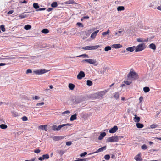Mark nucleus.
Segmentation results:
<instances>
[{
	"label": "nucleus",
	"instance_id": "obj_1",
	"mask_svg": "<svg viewBox=\"0 0 161 161\" xmlns=\"http://www.w3.org/2000/svg\"><path fill=\"white\" fill-rule=\"evenodd\" d=\"M123 137L122 136H118L116 135H114L108 138L107 139V142H118L119 140H121Z\"/></svg>",
	"mask_w": 161,
	"mask_h": 161
},
{
	"label": "nucleus",
	"instance_id": "obj_2",
	"mask_svg": "<svg viewBox=\"0 0 161 161\" xmlns=\"http://www.w3.org/2000/svg\"><path fill=\"white\" fill-rule=\"evenodd\" d=\"M128 79L130 80L131 79H136L138 78L137 74L135 72L131 71L128 75Z\"/></svg>",
	"mask_w": 161,
	"mask_h": 161
},
{
	"label": "nucleus",
	"instance_id": "obj_3",
	"mask_svg": "<svg viewBox=\"0 0 161 161\" xmlns=\"http://www.w3.org/2000/svg\"><path fill=\"white\" fill-rule=\"evenodd\" d=\"M99 47L100 46L98 45L95 46L89 45L83 47L82 48V49L85 50H92L96 49Z\"/></svg>",
	"mask_w": 161,
	"mask_h": 161
},
{
	"label": "nucleus",
	"instance_id": "obj_4",
	"mask_svg": "<svg viewBox=\"0 0 161 161\" xmlns=\"http://www.w3.org/2000/svg\"><path fill=\"white\" fill-rule=\"evenodd\" d=\"M146 47L144 43L140 44L135 47V52H138L144 50Z\"/></svg>",
	"mask_w": 161,
	"mask_h": 161
},
{
	"label": "nucleus",
	"instance_id": "obj_5",
	"mask_svg": "<svg viewBox=\"0 0 161 161\" xmlns=\"http://www.w3.org/2000/svg\"><path fill=\"white\" fill-rule=\"evenodd\" d=\"M48 71V70L42 69L34 71L33 72L37 75H40L45 73Z\"/></svg>",
	"mask_w": 161,
	"mask_h": 161
},
{
	"label": "nucleus",
	"instance_id": "obj_6",
	"mask_svg": "<svg viewBox=\"0 0 161 161\" xmlns=\"http://www.w3.org/2000/svg\"><path fill=\"white\" fill-rule=\"evenodd\" d=\"M106 93L105 91L98 92L95 94V97L97 98H101Z\"/></svg>",
	"mask_w": 161,
	"mask_h": 161
},
{
	"label": "nucleus",
	"instance_id": "obj_7",
	"mask_svg": "<svg viewBox=\"0 0 161 161\" xmlns=\"http://www.w3.org/2000/svg\"><path fill=\"white\" fill-rule=\"evenodd\" d=\"M85 76V73L83 71H80L77 75V77L78 79L81 80Z\"/></svg>",
	"mask_w": 161,
	"mask_h": 161
},
{
	"label": "nucleus",
	"instance_id": "obj_8",
	"mask_svg": "<svg viewBox=\"0 0 161 161\" xmlns=\"http://www.w3.org/2000/svg\"><path fill=\"white\" fill-rule=\"evenodd\" d=\"M49 156L48 154H44L42 157H40L38 158V160L40 161H42L44 159H48L49 158Z\"/></svg>",
	"mask_w": 161,
	"mask_h": 161
},
{
	"label": "nucleus",
	"instance_id": "obj_9",
	"mask_svg": "<svg viewBox=\"0 0 161 161\" xmlns=\"http://www.w3.org/2000/svg\"><path fill=\"white\" fill-rule=\"evenodd\" d=\"M118 128L117 126H114L113 127L109 130V132L110 133H114L115 132L118 130Z\"/></svg>",
	"mask_w": 161,
	"mask_h": 161
},
{
	"label": "nucleus",
	"instance_id": "obj_10",
	"mask_svg": "<svg viewBox=\"0 0 161 161\" xmlns=\"http://www.w3.org/2000/svg\"><path fill=\"white\" fill-rule=\"evenodd\" d=\"M71 125V124H62L59 125L58 126H57L58 131L59 130L62 128L64 126H70Z\"/></svg>",
	"mask_w": 161,
	"mask_h": 161
},
{
	"label": "nucleus",
	"instance_id": "obj_11",
	"mask_svg": "<svg viewBox=\"0 0 161 161\" xmlns=\"http://www.w3.org/2000/svg\"><path fill=\"white\" fill-rule=\"evenodd\" d=\"M119 92H117L113 94L114 97L117 100H118L119 98Z\"/></svg>",
	"mask_w": 161,
	"mask_h": 161
},
{
	"label": "nucleus",
	"instance_id": "obj_12",
	"mask_svg": "<svg viewBox=\"0 0 161 161\" xmlns=\"http://www.w3.org/2000/svg\"><path fill=\"white\" fill-rule=\"evenodd\" d=\"M106 146H103L101 148H99L96 151L94 152V153H97L100 152H101L103 151L106 150Z\"/></svg>",
	"mask_w": 161,
	"mask_h": 161
},
{
	"label": "nucleus",
	"instance_id": "obj_13",
	"mask_svg": "<svg viewBox=\"0 0 161 161\" xmlns=\"http://www.w3.org/2000/svg\"><path fill=\"white\" fill-rule=\"evenodd\" d=\"M134 159L136 161H141L142 160L141 158V153H139L135 157Z\"/></svg>",
	"mask_w": 161,
	"mask_h": 161
},
{
	"label": "nucleus",
	"instance_id": "obj_14",
	"mask_svg": "<svg viewBox=\"0 0 161 161\" xmlns=\"http://www.w3.org/2000/svg\"><path fill=\"white\" fill-rule=\"evenodd\" d=\"M99 32V30H97L92 33L91 36V37L92 39H94L95 38L97 35V34Z\"/></svg>",
	"mask_w": 161,
	"mask_h": 161
},
{
	"label": "nucleus",
	"instance_id": "obj_15",
	"mask_svg": "<svg viewBox=\"0 0 161 161\" xmlns=\"http://www.w3.org/2000/svg\"><path fill=\"white\" fill-rule=\"evenodd\" d=\"M112 47L116 49L121 48L122 46L120 44H114L112 45Z\"/></svg>",
	"mask_w": 161,
	"mask_h": 161
},
{
	"label": "nucleus",
	"instance_id": "obj_16",
	"mask_svg": "<svg viewBox=\"0 0 161 161\" xmlns=\"http://www.w3.org/2000/svg\"><path fill=\"white\" fill-rule=\"evenodd\" d=\"M135 47L134 46L131 47H129L126 48V50L130 52H133L135 50Z\"/></svg>",
	"mask_w": 161,
	"mask_h": 161
},
{
	"label": "nucleus",
	"instance_id": "obj_17",
	"mask_svg": "<svg viewBox=\"0 0 161 161\" xmlns=\"http://www.w3.org/2000/svg\"><path fill=\"white\" fill-rule=\"evenodd\" d=\"M63 137L62 136H54L53 137V140L55 141H58L62 139H63Z\"/></svg>",
	"mask_w": 161,
	"mask_h": 161
},
{
	"label": "nucleus",
	"instance_id": "obj_18",
	"mask_svg": "<svg viewBox=\"0 0 161 161\" xmlns=\"http://www.w3.org/2000/svg\"><path fill=\"white\" fill-rule=\"evenodd\" d=\"M133 120L135 122L138 123L140 121V118L139 117L137 116L136 115H135V117L133 119Z\"/></svg>",
	"mask_w": 161,
	"mask_h": 161
},
{
	"label": "nucleus",
	"instance_id": "obj_19",
	"mask_svg": "<svg viewBox=\"0 0 161 161\" xmlns=\"http://www.w3.org/2000/svg\"><path fill=\"white\" fill-rule=\"evenodd\" d=\"M106 133L105 132L102 133L99 136L98 139L99 140L102 139L106 136Z\"/></svg>",
	"mask_w": 161,
	"mask_h": 161
},
{
	"label": "nucleus",
	"instance_id": "obj_20",
	"mask_svg": "<svg viewBox=\"0 0 161 161\" xmlns=\"http://www.w3.org/2000/svg\"><path fill=\"white\" fill-rule=\"evenodd\" d=\"M76 114H73L71 116L70 120V121H73L74 120H75L76 119Z\"/></svg>",
	"mask_w": 161,
	"mask_h": 161
},
{
	"label": "nucleus",
	"instance_id": "obj_21",
	"mask_svg": "<svg viewBox=\"0 0 161 161\" xmlns=\"http://www.w3.org/2000/svg\"><path fill=\"white\" fill-rule=\"evenodd\" d=\"M97 61L96 60L89 59L88 63L91 64H94L96 63Z\"/></svg>",
	"mask_w": 161,
	"mask_h": 161
},
{
	"label": "nucleus",
	"instance_id": "obj_22",
	"mask_svg": "<svg viewBox=\"0 0 161 161\" xmlns=\"http://www.w3.org/2000/svg\"><path fill=\"white\" fill-rule=\"evenodd\" d=\"M149 47L150 48L153 50H155L156 49V46L153 43H151L150 44L149 46Z\"/></svg>",
	"mask_w": 161,
	"mask_h": 161
},
{
	"label": "nucleus",
	"instance_id": "obj_23",
	"mask_svg": "<svg viewBox=\"0 0 161 161\" xmlns=\"http://www.w3.org/2000/svg\"><path fill=\"white\" fill-rule=\"evenodd\" d=\"M136 126L138 128H142L144 126V125L143 124L138 123L136 124Z\"/></svg>",
	"mask_w": 161,
	"mask_h": 161
},
{
	"label": "nucleus",
	"instance_id": "obj_24",
	"mask_svg": "<svg viewBox=\"0 0 161 161\" xmlns=\"http://www.w3.org/2000/svg\"><path fill=\"white\" fill-rule=\"evenodd\" d=\"M69 87L71 90H73L75 88V86L72 83H69L68 85Z\"/></svg>",
	"mask_w": 161,
	"mask_h": 161
},
{
	"label": "nucleus",
	"instance_id": "obj_25",
	"mask_svg": "<svg viewBox=\"0 0 161 161\" xmlns=\"http://www.w3.org/2000/svg\"><path fill=\"white\" fill-rule=\"evenodd\" d=\"M148 40V39H147L143 40L142 39L140 38L137 39V41L139 42H146Z\"/></svg>",
	"mask_w": 161,
	"mask_h": 161
},
{
	"label": "nucleus",
	"instance_id": "obj_26",
	"mask_svg": "<svg viewBox=\"0 0 161 161\" xmlns=\"http://www.w3.org/2000/svg\"><path fill=\"white\" fill-rule=\"evenodd\" d=\"M47 126V125H42L40 126H39V128L42 129L43 130H44L45 131H47V128H46Z\"/></svg>",
	"mask_w": 161,
	"mask_h": 161
},
{
	"label": "nucleus",
	"instance_id": "obj_27",
	"mask_svg": "<svg viewBox=\"0 0 161 161\" xmlns=\"http://www.w3.org/2000/svg\"><path fill=\"white\" fill-rule=\"evenodd\" d=\"M41 32L42 33H43L47 34V33H49V31L48 30V29L45 28V29H42V30Z\"/></svg>",
	"mask_w": 161,
	"mask_h": 161
},
{
	"label": "nucleus",
	"instance_id": "obj_28",
	"mask_svg": "<svg viewBox=\"0 0 161 161\" xmlns=\"http://www.w3.org/2000/svg\"><path fill=\"white\" fill-rule=\"evenodd\" d=\"M33 8L35 9H37L39 7L38 4L35 3L33 4Z\"/></svg>",
	"mask_w": 161,
	"mask_h": 161
},
{
	"label": "nucleus",
	"instance_id": "obj_29",
	"mask_svg": "<svg viewBox=\"0 0 161 161\" xmlns=\"http://www.w3.org/2000/svg\"><path fill=\"white\" fill-rule=\"evenodd\" d=\"M124 7L122 6H119L117 8V10L118 11H122L124 10Z\"/></svg>",
	"mask_w": 161,
	"mask_h": 161
},
{
	"label": "nucleus",
	"instance_id": "obj_30",
	"mask_svg": "<svg viewBox=\"0 0 161 161\" xmlns=\"http://www.w3.org/2000/svg\"><path fill=\"white\" fill-rule=\"evenodd\" d=\"M58 4L56 2H55L52 3L51 6L53 8H55L57 6Z\"/></svg>",
	"mask_w": 161,
	"mask_h": 161
},
{
	"label": "nucleus",
	"instance_id": "obj_31",
	"mask_svg": "<svg viewBox=\"0 0 161 161\" xmlns=\"http://www.w3.org/2000/svg\"><path fill=\"white\" fill-rule=\"evenodd\" d=\"M110 33V30L109 29H108L106 32H103L102 33V35L103 36H105L107 34H109Z\"/></svg>",
	"mask_w": 161,
	"mask_h": 161
},
{
	"label": "nucleus",
	"instance_id": "obj_32",
	"mask_svg": "<svg viewBox=\"0 0 161 161\" xmlns=\"http://www.w3.org/2000/svg\"><path fill=\"white\" fill-rule=\"evenodd\" d=\"M0 127L2 129H4L7 127V126L6 125L2 124L0 125Z\"/></svg>",
	"mask_w": 161,
	"mask_h": 161
},
{
	"label": "nucleus",
	"instance_id": "obj_33",
	"mask_svg": "<svg viewBox=\"0 0 161 161\" xmlns=\"http://www.w3.org/2000/svg\"><path fill=\"white\" fill-rule=\"evenodd\" d=\"M31 28V26L30 25H27L24 26V28L26 30H28Z\"/></svg>",
	"mask_w": 161,
	"mask_h": 161
},
{
	"label": "nucleus",
	"instance_id": "obj_34",
	"mask_svg": "<svg viewBox=\"0 0 161 161\" xmlns=\"http://www.w3.org/2000/svg\"><path fill=\"white\" fill-rule=\"evenodd\" d=\"M143 91L145 92H149L150 89L148 87H145L143 88Z\"/></svg>",
	"mask_w": 161,
	"mask_h": 161
},
{
	"label": "nucleus",
	"instance_id": "obj_35",
	"mask_svg": "<svg viewBox=\"0 0 161 161\" xmlns=\"http://www.w3.org/2000/svg\"><path fill=\"white\" fill-rule=\"evenodd\" d=\"M74 3V1L73 0H69L65 2V3L66 4H73Z\"/></svg>",
	"mask_w": 161,
	"mask_h": 161
},
{
	"label": "nucleus",
	"instance_id": "obj_36",
	"mask_svg": "<svg viewBox=\"0 0 161 161\" xmlns=\"http://www.w3.org/2000/svg\"><path fill=\"white\" fill-rule=\"evenodd\" d=\"M111 48L109 46H107L106 47L104 48V50L105 51H108L109 50H111Z\"/></svg>",
	"mask_w": 161,
	"mask_h": 161
},
{
	"label": "nucleus",
	"instance_id": "obj_37",
	"mask_svg": "<svg viewBox=\"0 0 161 161\" xmlns=\"http://www.w3.org/2000/svg\"><path fill=\"white\" fill-rule=\"evenodd\" d=\"M86 84L88 86H91L92 84V82L91 80H88L86 81Z\"/></svg>",
	"mask_w": 161,
	"mask_h": 161
},
{
	"label": "nucleus",
	"instance_id": "obj_38",
	"mask_svg": "<svg viewBox=\"0 0 161 161\" xmlns=\"http://www.w3.org/2000/svg\"><path fill=\"white\" fill-rule=\"evenodd\" d=\"M58 152L62 156L65 153V152L63 150H58Z\"/></svg>",
	"mask_w": 161,
	"mask_h": 161
},
{
	"label": "nucleus",
	"instance_id": "obj_39",
	"mask_svg": "<svg viewBox=\"0 0 161 161\" xmlns=\"http://www.w3.org/2000/svg\"><path fill=\"white\" fill-rule=\"evenodd\" d=\"M86 57L87 58H88L89 57L86 54H82V55H79V56H77V57Z\"/></svg>",
	"mask_w": 161,
	"mask_h": 161
},
{
	"label": "nucleus",
	"instance_id": "obj_40",
	"mask_svg": "<svg viewBox=\"0 0 161 161\" xmlns=\"http://www.w3.org/2000/svg\"><path fill=\"white\" fill-rule=\"evenodd\" d=\"M19 17L21 19L25 18L27 17V16L26 15L22 14H21L19 16Z\"/></svg>",
	"mask_w": 161,
	"mask_h": 161
},
{
	"label": "nucleus",
	"instance_id": "obj_41",
	"mask_svg": "<svg viewBox=\"0 0 161 161\" xmlns=\"http://www.w3.org/2000/svg\"><path fill=\"white\" fill-rule=\"evenodd\" d=\"M16 58L15 57H7L5 58H2V59H16Z\"/></svg>",
	"mask_w": 161,
	"mask_h": 161
},
{
	"label": "nucleus",
	"instance_id": "obj_42",
	"mask_svg": "<svg viewBox=\"0 0 161 161\" xmlns=\"http://www.w3.org/2000/svg\"><path fill=\"white\" fill-rule=\"evenodd\" d=\"M158 126V125L155 124H153L150 125V127L152 129H154Z\"/></svg>",
	"mask_w": 161,
	"mask_h": 161
},
{
	"label": "nucleus",
	"instance_id": "obj_43",
	"mask_svg": "<svg viewBox=\"0 0 161 161\" xmlns=\"http://www.w3.org/2000/svg\"><path fill=\"white\" fill-rule=\"evenodd\" d=\"M104 158L106 160H109L110 159V156L109 155L107 154L104 156Z\"/></svg>",
	"mask_w": 161,
	"mask_h": 161
},
{
	"label": "nucleus",
	"instance_id": "obj_44",
	"mask_svg": "<svg viewBox=\"0 0 161 161\" xmlns=\"http://www.w3.org/2000/svg\"><path fill=\"white\" fill-rule=\"evenodd\" d=\"M52 129L54 131H58L57 126L56 125H53L52 126Z\"/></svg>",
	"mask_w": 161,
	"mask_h": 161
},
{
	"label": "nucleus",
	"instance_id": "obj_45",
	"mask_svg": "<svg viewBox=\"0 0 161 161\" xmlns=\"http://www.w3.org/2000/svg\"><path fill=\"white\" fill-rule=\"evenodd\" d=\"M0 28L1 30L3 32H4L5 31V29L4 25H1Z\"/></svg>",
	"mask_w": 161,
	"mask_h": 161
},
{
	"label": "nucleus",
	"instance_id": "obj_46",
	"mask_svg": "<svg viewBox=\"0 0 161 161\" xmlns=\"http://www.w3.org/2000/svg\"><path fill=\"white\" fill-rule=\"evenodd\" d=\"M147 148V146L145 144L143 145L141 147V148L142 149L145 150Z\"/></svg>",
	"mask_w": 161,
	"mask_h": 161
},
{
	"label": "nucleus",
	"instance_id": "obj_47",
	"mask_svg": "<svg viewBox=\"0 0 161 161\" xmlns=\"http://www.w3.org/2000/svg\"><path fill=\"white\" fill-rule=\"evenodd\" d=\"M70 113V112L69 110H67L63 112L62 114L63 115H64L65 114H69Z\"/></svg>",
	"mask_w": 161,
	"mask_h": 161
},
{
	"label": "nucleus",
	"instance_id": "obj_48",
	"mask_svg": "<svg viewBox=\"0 0 161 161\" xmlns=\"http://www.w3.org/2000/svg\"><path fill=\"white\" fill-rule=\"evenodd\" d=\"M76 25L79 27H83V25L81 23L78 22L77 23Z\"/></svg>",
	"mask_w": 161,
	"mask_h": 161
},
{
	"label": "nucleus",
	"instance_id": "obj_49",
	"mask_svg": "<svg viewBox=\"0 0 161 161\" xmlns=\"http://www.w3.org/2000/svg\"><path fill=\"white\" fill-rule=\"evenodd\" d=\"M44 102H41V103H37L36 105L38 106H41L43 105H44Z\"/></svg>",
	"mask_w": 161,
	"mask_h": 161
},
{
	"label": "nucleus",
	"instance_id": "obj_50",
	"mask_svg": "<svg viewBox=\"0 0 161 161\" xmlns=\"http://www.w3.org/2000/svg\"><path fill=\"white\" fill-rule=\"evenodd\" d=\"M87 154V153L86 152H84L83 153L80 154V156L81 157H84Z\"/></svg>",
	"mask_w": 161,
	"mask_h": 161
},
{
	"label": "nucleus",
	"instance_id": "obj_51",
	"mask_svg": "<svg viewBox=\"0 0 161 161\" xmlns=\"http://www.w3.org/2000/svg\"><path fill=\"white\" fill-rule=\"evenodd\" d=\"M124 82L125 84H126L127 85H130L131 83V82L127 80L124 81Z\"/></svg>",
	"mask_w": 161,
	"mask_h": 161
},
{
	"label": "nucleus",
	"instance_id": "obj_52",
	"mask_svg": "<svg viewBox=\"0 0 161 161\" xmlns=\"http://www.w3.org/2000/svg\"><path fill=\"white\" fill-rule=\"evenodd\" d=\"M22 120L23 121H26L28 120V119L26 116H23L22 117Z\"/></svg>",
	"mask_w": 161,
	"mask_h": 161
},
{
	"label": "nucleus",
	"instance_id": "obj_53",
	"mask_svg": "<svg viewBox=\"0 0 161 161\" xmlns=\"http://www.w3.org/2000/svg\"><path fill=\"white\" fill-rule=\"evenodd\" d=\"M72 144V142L70 141H68L66 142V144L67 146H70Z\"/></svg>",
	"mask_w": 161,
	"mask_h": 161
},
{
	"label": "nucleus",
	"instance_id": "obj_54",
	"mask_svg": "<svg viewBox=\"0 0 161 161\" xmlns=\"http://www.w3.org/2000/svg\"><path fill=\"white\" fill-rule=\"evenodd\" d=\"M40 151H41L40 149H37L35 150L34 151V152L36 153H40Z\"/></svg>",
	"mask_w": 161,
	"mask_h": 161
},
{
	"label": "nucleus",
	"instance_id": "obj_55",
	"mask_svg": "<svg viewBox=\"0 0 161 161\" xmlns=\"http://www.w3.org/2000/svg\"><path fill=\"white\" fill-rule=\"evenodd\" d=\"M143 99V98L141 96L140 97V98H139L140 103H141V102H142Z\"/></svg>",
	"mask_w": 161,
	"mask_h": 161
},
{
	"label": "nucleus",
	"instance_id": "obj_56",
	"mask_svg": "<svg viewBox=\"0 0 161 161\" xmlns=\"http://www.w3.org/2000/svg\"><path fill=\"white\" fill-rule=\"evenodd\" d=\"M32 72V71L31 69H27L26 71V74H28L29 73H31Z\"/></svg>",
	"mask_w": 161,
	"mask_h": 161
},
{
	"label": "nucleus",
	"instance_id": "obj_57",
	"mask_svg": "<svg viewBox=\"0 0 161 161\" xmlns=\"http://www.w3.org/2000/svg\"><path fill=\"white\" fill-rule=\"evenodd\" d=\"M14 12V10H11L9 11L8 13L7 14H11Z\"/></svg>",
	"mask_w": 161,
	"mask_h": 161
},
{
	"label": "nucleus",
	"instance_id": "obj_58",
	"mask_svg": "<svg viewBox=\"0 0 161 161\" xmlns=\"http://www.w3.org/2000/svg\"><path fill=\"white\" fill-rule=\"evenodd\" d=\"M45 9H46V8H39L38 9H37L36 10V11H42V10H44Z\"/></svg>",
	"mask_w": 161,
	"mask_h": 161
},
{
	"label": "nucleus",
	"instance_id": "obj_59",
	"mask_svg": "<svg viewBox=\"0 0 161 161\" xmlns=\"http://www.w3.org/2000/svg\"><path fill=\"white\" fill-rule=\"evenodd\" d=\"M39 98H40V97H39L36 96H35L34 98V99L35 100H38V99H39Z\"/></svg>",
	"mask_w": 161,
	"mask_h": 161
},
{
	"label": "nucleus",
	"instance_id": "obj_60",
	"mask_svg": "<svg viewBox=\"0 0 161 161\" xmlns=\"http://www.w3.org/2000/svg\"><path fill=\"white\" fill-rule=\"evenodd\" d=\"M53 9V8H48L47 9V11L48 12H50V11H51V10H52Z\"/></svg>",
	"mask_w": 161,
	"mask_h": 161
},
{
	"label": "nucleus",
	"instance_id": "obj_61",
	"mask_svg": "<svg viewBox=\"0 0 161 161\" xmlns=\"http://www.w3.org/2000/svg\"><path fill=\"white\" fill-rule=\"evenodd\" d=\"M6 65V64L5 63H0V66H4V65Z\"/></svg>",
	"mask_w": 161,
	"mask_h": 161
},
{
	"label": "nucleus",
	"instance_id": "obj_62",
	"mask_svg": "<svg viewBox=\"0 0 161 161\" xmlns=\"http://www.w3.org/2000/svg\"><path fill=\"white\" fill-rule=\"evenodd\" d=\"M66 126H64L63 127L62 129L64 130H67L68 128V127Z\"/></svg>",
	"mask_w": 161,
	"mask_h": 161
},
{
	"label": "nucleus",
	"instance_id": "obj_63",
	"mask_svg": "<svg viewBox=\"0 0 161 161\" xmlns=\"http://www.w3.org/2000/svg\"><path fill=\"white\" fill-rule=\"evenodd\" d=\"M83 18L84 19H88L89 18V17L88 16L83 17Z\"/></svg>",
	"mask_w": 161,
	"mask_h": 161
},
{
	"label": "nucleus",
	"instance_id": "obj_64",
	"mask_svg": "<svg viewBox=\"0 0 161 161\" xmlns=\"http://www.w3.org/2000/svg\"><path fill=\"white\" fill-rule=\"evenodd\" d=\"M157 8L158 10L161 11V6L158 7Z\"/></svg>",
	"mask_w": 161,
	"mask_h": 161
}]
</instances>
